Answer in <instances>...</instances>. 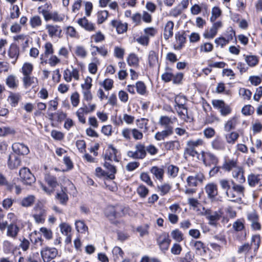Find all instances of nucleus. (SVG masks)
Wrapping results in <instances>:
<instances>
[{
	"label": "nucleus",
	"instance_id": "f257e3e1",
	"mask_svg": "<svg viewBox=\"0 0 262 262\" xmlns=\"http://www.w3.org/2000/svg\"><path fill=\"white\" fill-rule=\"evenodd\" d=\"M124 214V209L122 206H108L105 211V216L108 219L111 223L115 225H117L119 222L115 221V219L120 217Z\"/></svg>",
	"mask_w": 262,
	"mask_h": 262
},
{
	"label": "nucleus",
	"instance_id": "f03ea898",
	"mask_svg": "<svg viewBox=\"0 0 262 262\" xmlns=\"http://www.w3.org/2000/svg\"><path fill=\"white\" fill-rule=\"evenodd\" d=\"M135 150H129L127 155L134 159H143L146 156L145 146L141 143H138L135 146Z\"/></svg>",
	"mask_w": 262,
	"mask_h": 262
},
{
	"label": "nucleus",
	"instance_id": "7ed1b4c3",
	"mask_svg": "<svg viewBox=\"0 0 262 262\" xmlns=\"http://www.w3.org/2000/svg\"><path fill=\"white\" fill-rule=\"evenodd\" d=\"M58 250L54 247L46 246L40 251V254L43 262H50L58 255Z\"/></svg>",
	"mask_w": 262,
	"mask_h": 262
},
{
	"label": "nucleus",
	"instance_id": "20e7f679",
	"mask_svg": "<svg viewBox=\"0 0 262 262\" xmlns=\"http://www.w3.org/2000/svg\"><path fill=\"white\" fill-rule=\"evenodd\" d=\"M201 159L205 166L210 167L212 165H217L219 162L218 158L214 154L209 151H202Z\"/></svg>",
	"mask_w": 262,
	"mask_h": 262
},
{
	"label": "nucleus",
	"instance_id": "39448f33",
	"mask_svg": "<svg viewBox=\"0 0 262 262\" xmlns=\"http://www.w3.org/2000/svg\"><path fill=\"white\" fill-rule=\"evenodd\" d=\"M21 181L25 185H31L35 182V178L27 167L20 169L19 172Z\"/></svg>",
	"mask_w": 262,
	"mask_h": 262
},
{
	"label": "nucleus",
	"instance_id": "423d86ee",
	"mask_svg": "<svg viewBox=\"0 0 262 262\" xmlns=\"http://www.w3.org/2000/svg\"><path fill=\"white\" fill-rule=\"evenodd\" d=\"M213 107L220 110L221 115L222 116H226L229 115L232 112L230 106L225 103L222 100H214L212 101Z\"/></svg>",
	"mask_w": 262,
	"mask_h": 262
},
{
	"label": "nucleus",
	"instance_id": "0eeeda50",
	"mask_svg": "<svg viewBox=\"0 0 262 262\" xmlns=\"http://www.w3.org/2000/svg\"><path fill=\"white\" fill-rule=\"evenodd\" d=\"M33 211L32 216L37 223H42L45 222L46 211L40 205H36Z\"/></svg>",
	"mask_w": 262,
	"mask_h": 262
},
{
	"label": "nucleus",
	"instance_id": "6e6552de",
	"mask_svg": "<svg viewBox=\"0 0 262 262\" xmlns=\"http://www.w3.org/2000/svg\"><path fill=\"white\" fill-rule=\"evenodd\" d=\"M177 121V118L176 117H169L167 116H161L159 120V124L165 129L170 128L173 131L172 124Z\"/></svg>",
	"mask_w": 262,
	"mask_h": 262
},
{
	"label": "nucleus",
	"instance_id": "1a4fd4ad",
	"mask_svg": "<svg viewBox=\"0 0 262 262\" xmlns=\"http://www.w3.org/2000/svg\"><path fill=\"white\" fill-rule=\"evenodd\" d=\"M205 215L209 221V224L213 226H216L217 222L222 217L221 211H211L208 210L206 211Z\"/></svg>",
	"mask_w": 262,
	"mask_h": 262
},
{
	"label": "nucleus",
	"instance_id": "9d476101",
	"mask_svg": "<svg viewBox=\"0 0 262 262\" xmlns=\"http://www.w3.org/2000/svg\"><path fill=\"white\" fill-rule=\"evenodd\" d=\"M204 179V176L201 172L196 173L193 176H188L186 181L189 187H195L198 185V182L202 183Z\"/></svg>",
	"mask_w": 262,
	"mask_h": 262
},
{
	"label": "nucleus",
	"instance_id": "9b49d317",
	"mask_svg": "<svg viewBox=\"0 0 262 262\" xmlns=\"http://www.w3.org/2000/svg\"><path fill=\"white\" fill-rule=\"evenodd\" d=\"M117 150L112 145H110L105 151L104 160V161H111L118 162L119 160L117 158Z\"/></svg>",
	"mask_w": 262,
	"mask_h": 262
},
{
	"label": "nucleus",
	"instance_id": "f8f14e48",
	"mask_svg": "<svg viewBox=\"0 0 262 262\" xmlns=\"http://www.w3.org/2000/svg\"><path fill=\"white\" fill-rule=\"evenodd\" d=\"M205 190L208 198L212 201L214 200L218 194L217 185L213 183H208L206 185Z\"/></svg>",
	"mask_w": 262,
	"mask_h": 262
},
{
	"label": "nucleus",
	"instance_id": "ddd939ff",
	"mask_svg": "<svg viewBox=\"0 0 262 262\" xmlns=\"http://www.w3.org/2000/svg\"><path fill=\"white\" fill-rule=\"evenodd\" d=\"M12 148L13 152L17 155H27L30 152L27 145L18 142L13 143L12 145Z\"/></svg>",
	"mask_w": 262,
	"mask_h": 262
},
{
	"label": "nucleus",
	"instance_id": "4468645a",
	"mask_svg": "<svg viewBox=\"0 0 262 262\" xmlns=\"http://www.w3.org/2000/svg\"><path fill=\"white\" fill-rule=\"evenodd\" d=\"M186 103H180L175 104L174 107L177 112L179 116L184 121H187L189 119L188 115L187 107L186 106Z\"/></svg>",
	"mask_w": 262,
	"mask_h": 262
},
{
	"label": "nucleus",
	"instance_id": "2eb2a0df",
	"mask_svg": "<svg viewBox=\"0 0 262 262\" xmlns=\"http://www.w3.org/2000/svg\"><path fill=\"white\" fill-rule=\"evenodd\" d=\"M247 181L251 187L262 186V174H255L251 173L248 176Z\"/></svg>",
	"mask_w": 262,
	"mask_h": 262
},
{
	"label": "nucleus",
	"instance_id": "dca6fc26",
	"mask_svg": "<svg viewBox=\"0 0 262 262\" xmlns=\"http://www.w3.org/2000/svg\"><path fill=\"white\" fill-rule=\"evenodd\" d=\"M21 160L14 153H11L8 159V167L10 169H14L20 165Z\"/></svg>",
	"mask_w": 262,
	"mask_h": 262
},
{
	"label": "nucleus",
	"instance_id": "f3484780",
	"mask_svg": "<svg viewBox=\"0 0 262 262\" xmlns=\"http://www.w3.org/2000/svg\"><path fill=\"white\" fill-rule=\"evenodd\" d=\"M20 231V228L15 223H11L7 227L6 235L13 239H15Z\"/></svg>",
	"mask_w": 262,
	"mask_h": 262
},
{
	"label": "nucleus",
	"instance_id": "a211bd4d",
	"mask_svg": "<svg viewBox=\"0 0 262 262\" xmlns=\"http://www.w3.org/2000/svg\"><path fill=\"white\" fill-rule=\"evenodd\" d=\"M222 24L221 21L214 23L210 28V30L204 33V37L208 39L213 38L216 35L219 29L222 27Z\"/></svg>",
	"mask_w": 262,
	"mask_h": 262
},
{
	"label": "nucleus",
	"instance_id": "6ab92c4d",
	"mask_svg": "<svg viewBox=\"0 0 262 262\" xmlns=\"http://www.w3.org/2000/svg\"><path fill=\"white\" fill-rule=\"evenodd\" d=\"M77 23L79 26L88 31H94L96 29L95 24L89 21L85 17L79 19Z\"/></svg>",
	"mask_w": 262,
	"mask_h": 262
},
{
	"label": "nucleus",
	"instance_id": "aec40b11",
	"mask_svg": "<svg viewBox=\"0 0 262 262\" xmlns=\"http://www.w3.org/2000/svg\"><path fill=\"white\" fill-rule=\"evenodd\" d=\"M176 41L178 45L175 47L177 50H180L184 46L186 41V34L185 31L178 32L175 34Z\"/></svg>",
	"mask_w": 262,
	"mask_h": 262
},
{
	"label": "nucleus",
	"instance_id": "412c9836",
	"mask_svg": "<svg viewBox=\"0 0 262 262\" xmlns=\"http://www.w3.org/2000/svg\"><path fill=\"white\" fill-rule=\"evenodd\" d=\"M244 173V169L241 166H238L236 169H234L232 173L233 178L239 183H243L246 181Z\"/></svg>",
	"mask_w": 262,
	"mask_h": 262
},
{
	"label": "nucleus",
	"instance_id": "4be33fe9",
	"mask_svg": "<svg viewBox=\"0 0 262 262\" xmlns=\"http://www.w3.org/2000/svg\"><path fill=\"white\" fill-rule=\"evenodd\" d=\"M238 166L237 165V160L235 159H228L224 161L223 165L221 167L225 171L229 172L231 170H234Z\"/></svg>",
	"mask_w": 262,
	"mask_h": 262
},
{
	"label": "nucleus",
	"instance_id": "5701e85b",
	"mask_svg": "<svg viewBox=\"0 0 262 262\" xmlns=\"http://www.w3.org/2000/svg\"><path fill=\"white\" fill-rule=\"evenodd\" d=\"M113 162L104 161L103 166L108 170V179L114 180L115 178V174L117 172L116 166L113 164Z\"/></svg>",
	"mask_w": 262,
	"mask_h": 262
},
{
	"label": "nucleus",
	"instance_id": "b1692460",
	"mask_svg": "<svg viewBox=\"0 0 262 262\" xmlns=\"http://www.w3.org/2000/svg\"><path fill=\"white\" fill-rule=\"evenodd\" d=\"M163 145L166 150L178 151L181 148L180 143L178 140L167 141L164 142Z\"/></svg>",
	"mask_w": 262,
	"mask_h": 262
},
{
	"label": "nucleus",
	"instance_id": "393cba45",
	"mask_svg": "<svg viewBox=\"0 0 262 262\" xmlns=\"http://www.w3.org/2000/svg\"><path fill=\"white\" fill-rule=\"evenodd\" d=\"M46 29L48 31L49 35L51 37L59 36L62 32L60 27L57 25H47Z\"/></svg>",
	"mask_w": 262,
	"mask_h": 262
},
{
	"label": "nucleus",
	"instance_id": "a878e982",
	"mask_svg": "<svg viewBox=\"0 0 262 262\" xmlns=\"http://www.w3.org/2000/svg\"><path fill=\"white\" fill-rule=\"evenodd\" d=\"M212 147L216 150H224L226 144L224 141L220 137H216L211 142Z\"/></svg>",
	"mask_w": 262,
	"mask_h": 262
},
{
	"label": "nucleus",
	"instance_id": "bb28decb",
	"mask_svg": "<svg viewBox=\"0 0 262 262\" xmlns=\"http://www.w3.org/2000/svg\"><path fill=\"white\" fill-rule=\"evenodd\" d=\"M174 23L172 21H168L166 24L163 33V36L165 40H168L173 36V29Z\"/></svg>",
	"mask_w": 262,
	"mask_h": 262
},
{
	"label": "nucleus",
	"instance_id": "cd10ccee",
	"mask_svg": "<svg viewBox=\"0 0 262 262\" xmlns=\"http://www.w3.org/2000/svg\"><path fill=\"white\" fill-rule=\"evenodd\" d=\"M159 247L162 251L165 252L168 249L171 240L168 235L161 236L158 239Z\"/></svg>",
	"mask_w": 262,
	"mask_h": 262
},
{
	"label": "nucleus",
	"instance_id": "c85d7f7f",
	"mask_svg": "<svg viewBox=\"0 0 262 262\" xmlns=\"http://www.w3.org/2000/svg\"><path fill=\"white\" fill-rule=\"evenodd\" d=\"M238 123V118L237 116H234L229 119L224 125V130L226 132H230L234 129Z\"/></svg>",
	"mask_w": 262,
	"mask_h": 262
},
{
	"label": "nucleus",
	"instance_id": "c756f323",
	"mask_svg": "<svg viewBox=\"0 0 262 262\" xmlns=\"http://www.w3.org/2000/svg\"><path fill=\"white\" fill-rule=\"evenodd\" d=\"M52 9V6L51 4L46 3L44 5L39 6L37 10L39 14H41L46 21H47L51 12Z\"/></svg>",
	"mask_w": 262,
	"mask_h": 262
},
{
	"label": "nucleus",
	"instance_id": "7c9ffc66",
	"mask_svg": "<svg viewBox=\"0 0 262 262\" xmlns=\"http://www.w3.org/2000/svg\"><path fill=\"white\" fill-rule=\"evenodd\" d=\"M173 134L171 128H164L161 132H158L155 135V138L157 141H161L164 140L166 138L172 135Z\"/></svg>",
	"mask_w": 262,
	"mask_h": 262
},
{
	"label": "nucleus",
	"instance_id": "2f4dec72",
	"mask_svg": "<svg viewBox=\"0 0 262 262\" xmlns=\"http://www.w3.org/2000/svg\"><path fill=\"white\" fill-rule=\"evenodd\" d=\"M173 70L171 68L166 66L164 72L161 75V79L164 82H169L172 81L173 77Z\"/></svg>",
	"mask_w": 262,
	"mask_h": 262
},
{
	"label": "nucleus",
	"instance_id": "473e14b6",
	"mask_svg": "<svg viewBox=\"0 0 262 262\" xmlns=\"http://www.w3.org/2000/svg\"><path fill=\"white\" fill-rule=\"evenodd\" d=\"M150 171L158 180L162 181L163 180L164 170L163 167L154 166L150 168Z\"/></svg>",
	"mask_w": 262,
	"mask_h": 262
},
{
	"label": "nucleus",
	"instance_id": "72a5a7b5",
	"mask_svg": "<svg viewBox=\"0 0 262 262\" xmlns=\"http://www.w3.org/2000/svg\"><path fill=\"white\" fill-rule=\"evenodd\" d=\"M112 26L116 28L117 32L118 34H122L126 32L127 29V25L126 24H122L120 21L116 20H113L111 21Z\"/></svg>",
	"mask_w": 262,
	"mask_h": 262
},
{
	"label": "nucleus",
	"instance_id": "f704fd0d",
	"mask_svg": "<svg viewBox=\"0 0 262 262\" xmlns=\"http://www.w3.org/2000/svg\"><path fill=\"white\" fill-rule=\"evenodd\" d=\"M65 190H66V188H61V190L59 192H57L55 195L56 199L58 200L60 203L63 205L66 204L68 200V196Z\"/></svg>",
	"mask_w": 262,
	"mask_h": 262
},
{
	"label": "nucleus",
	"instance_id": "c9c22d12",
	"mask_svg": "<svg viewBox=\"0 0 262 262\" xmlns=\"http://www.w3.org/2000/svg\"><path fill=\"white\" fill-rule=\"evenodd\" d=\"M45 180L48 185L53 189L58 185L57 178L54 176L47 174L45 175Z\"/></svg>",
	"mask_w": 262,
	"mask_h": 262
},
{
	"label": "nucleus",
	"instance_id": "e433bc0d",
	"mask_svg": "<svg viewBox=\"0 0 262 262\" xmlns=\"http://www.w3.org/2000/svg\"><path fill=\"white\" fill-rule=\"evenodd\" d=\"M8 54L11 58L14 59V61L12 62L14 63L19 56L18 47L16 45H11L9 50Z\"/></svg>",
	"mask_w": 262,
	"mask_h": 262
},
{
	"label": "nucleus",
	"instance_id": "4c0bfd02",
	"mask_svg": "<svg viewBox=\"0 0 262 262\" xmlns=\"http://www.w3.org/2000/svg\"><path fill=\"white\" fill-rule=\"evenodd\" d=\"M35 197L33 195H29L24 198L20 202V205L24 207H29L31 206L34 203Z\"/></svg>",
	"mask_w": 262,
	"mask_h": 262
},
{
	"label": "nucleus",
	"instance_id": "58836bf2",
	"mask_svg": "<svg viewBox=\"0 0 262 262\" xmlns=\"http://www.w3.org/2000/svg\"><path fill=\"white\" fill-rule=\"evenodd\" d=\"M226 195L230 201L235 202L241 201L243 198L241 194L236 193L235 191H232L231 188L226 192Z\"/></svg>",
	"mask_w": 262,
	"mask_h": 262
},
{
	"label": "nucleus",
	"instance_id": "ea45409f",
	"mask_svg": "<svg viewBox=\"0 0 262 262\" xmlns=\"http://www.w3.org/2000/svg\"><path fill=\"white\" fill-rule=\"evenodd\" d=\"M21 99L19 94L11 93L8 97V101L12 107H15Z\"/></svg>",
	"mask_w": 262,
	"mask_h": 262
},
{
	"label": "nucleus",
	"instance_id": "a19ab883",
	"mask_svg": "<svg viewBox=\"0 0 262 262\" xmlns=\"http://www.w3.org/2000/svg\"><path fill=\"white\" fill-rule=\"evenodd\" d=\"M127 62L129 66L137 67L139 66V58L135 53H130L127 58Z\"/></svg>",
	"mask_w": 262,
	"mask_h": 262
},
{
	"label": "nucleus",
	"instance_id": "79ce46f5",
	"mask_svg": "<svg viewBox=\"0 0 262 262\" xmlns=\"http://www.w3.org/2000/svg\"><path fill=\"white\" fill-rule=\"evenodd\" d=\"M23 81L24 86L27 88L30 86L32 84L37 83V79L33 76H30V75H29L24 76Z\"/></svg>",
	"mask_w": 262,
	"mask_h": 262
},
{
	"label": "nucleus",
	"instance_id": "37998d69",
	"mask_svg": "<svg viewBox=\"0 0 262 262\" xmlns=\"http://www.w3.org/2000/svg\"><path fill=\"white\" fill-rule=\"evenodd\" d=\"M244 56L246 62L250 67H255L258 63V58L256 56L244 55Z\"/></svg>",
	"mask_w": 262,
	"mask_h": 262
},
{
	"label": "nucleus",
	"instance_id": "c03bdc74",
	"mask_svg": "<svg viewBox=\"0 0 262 262\" xmlns=\"http://www.w3.org/2000/svg\"><path fill=\"white\" fill-rule=\"evenodd\" d=\"M7 85L11 89H15L18 85V80L14 75H9L6 79Z\"/></svg>",
	"mask_w": 262,
	"mask_h": 262
},
{
	"label": "nucleus",
	"instance_id": "a18cd8bd",
	"mask_svg": "<svg viewBox=\"0 0 262 262\" xmlns=\"http://www.w3.org/2000/svg\"><path fill=\"white\" fill-rule=\"evenodd\" d=\"M231 189L232 191H235L236 193L241 194L244 197L245 192V187L241 185L235 183L233 180H231Z\"/></svg>",
	"mask_w": 262,
	"mask_h": 262
},
{
	"label": "nucleus",
	"instance_id": "49530a36",
	"mask_svg": "<svg viewBox=\"0 0 262 262\" xmlns=\"http://www.w3.org/2000/svg\"><path fill=\"white\" fill-rule=\"evenodd\" d=\"M148 63L150 67L155 66L158 61V56L154 51H150L148 54Z\"/></svg>",
	"mask_w": 262,
	"mask_h": 262
},
{
	"label": "nucleus",
	"instance_id": "de8ad7c7",
	"mask_svg": "<svg viewBox=\"0 0 262 262\" xmlns=\"http://www.w3.org/2000/svg\"><path fill=\"white\" fill-rule=\"evenodd\" d=\"M239 137V134L235 132H232L229 134L226 135L225 138L226 141L229 144H234L235 141Z\"/></svg>",
	"mask_w": 262,
	"mask_h": 262
},
{
	"label": "nucleus",
	"instance_id": "09e8293b",
	"mask_svg": "<svg viewBox=\"0 0 262 262\" xmlns=\"http://www.w3.org/2000/svg\"><path fill=\"white\" fill-rule=\"evenodd\" d=\"M29 23L32 28H35L41 25L42 20L40 16L35 15L30 18Z\"/></svg>",
	"mask_w": 262,
	"mask_h": 262
},
{
	"label": "nucleus",
	"instance_id": "8fccbe9b",
	"mask_svg": "<svg viewBox=\"0 0 262 262\" xmlns=\"http://www.w3.org/2000/svg\"><path fill=\"white\" fill-rule=\"evenodd\" d=\"M75 53L76 55L81 57V58H85L88 55V52L85 48L82 46H77L76 47Z\"/></svg>",
	"mask_w": 262,
	"mask_h": 262
},
{
	"label": "nucleus",
	"instance_id": "3c124183",
	"mask_svg": "<svg viewBox=\"0 0 262 262\" xmlns=\"http://www.w3.org/2000/svg\"><path fill=\"white\" fill-rule=\"evenodd\" d=\"M108 12L106 10L100 11L97 14V23L101 24L107 18Z\"/></svg>",
	"mask_w": 262,
	"mask_h": 262
},
{
	"label": "nucleus",
	"instance_id": "603ef678",
	"mask_svg": "<svg viewBox=\"0 0 262 262\" xmlns=\"http://www.w3.org/2000/svg\"><path fill=\"white\" fill-rule=\"evenodd\" d=\"M75 224L76 229L78 232L84 233L88 230V227L82 221H77L75 222Z\"/></svg>",
	"mask_w": 262,
	"mask_h": 262
},
{
	"label": "nucleus",
	"instance_id": "864d4df0",
	"mask_svg": "<svg viewBox=\"0 0 262 262\" xmlns=\"http://www.w3.org/2000/svg\"><path fill=\"white\" fill-rule=\"evenodd\" d=\"M33 69V66L31 63L25 62L21 68L24 76L31 75Z\"/></svg>",
	"mask_w": 262,
	"mask_h": 262
},
{
	"label": "nucleus",
	"instance_id": "5fc2aeb1",
	"mask_svg": "<svg viewBox=\"0 0 262 262\" xmlns=\"http://www.w3.org/2000/svg\"><path fill=\"white\" fill-rule=\"evenodd\" d=\"M14 245L9 241H5L3 242V251L6 254H9L13 251Z\"/></svg>",
	"mask_w": 262,
	"mask_h": 262
},
{
	"label": "nucleus",
	"instance_id": "6e6d98bb",
	"mask_svg": "<svg viewBox=\"0 0 262 262\" xmlns=\"http://www.w3.org/2000/svg\"><path fill=\"white\" fill-rule=\"evenodd\" d=\"M182 12L183 9H182L180 5H178L169 11V15L173 17H177L178 16L180 15Z\"/></svg>",
	"mask_w": 262,
	"mask_h": 262
},
{
	"label": "nucleus",
	"instance_id": "4d7b16f0",
	"mask_svg": "<svg viewBox=\"0 0 262 262\" xmlns=\"http://www.w3.org/2000/svg\"><path fill=\"white\" fill-rule=\"evenodd\" d=\"M231 180H228L227 179H221L219 181V184L220 185L221 187L224 190L226 191V192H227L231 188Z\"/></svg>",
	"mask_w": 262,
	"mask_h": 262
},
{
	"label": "nucleus",
	"instance_id": "13d9d810",
	"mask_svg": "<svg viewBox=\"0 0 262 262\" xmlns=\"http://www.w3.org/2000/svg\"><path fill=\"white\" fill-rule=\"evenodd\" d=\"M137 192L139 195L142 198H145L149 192L148 189L143 185H140L137 189Z\"/></svg>",
	"mask_w": 262,
	"mask_h": 262
},
{
	"label": "nucleus",
	"instance_id": "bf43d9fd",
	"mask_svg": "<svg viewBox=\"0 0 262 262\" xmlns=\"http://www.w3.org/2000/svg\"><path fill=\"white\" fill-rule=\"evenodd\" d=\"M239 94L245 100H250L251 97L252 92L248 89L242 88L239 90Z\"/></svg>",
	"mask_w": 262,
	"mask_h": 262
},
{
	"label": "nucleus",
	"instance_id": "052dcab7",
	"mask_svg": "<svg viewBox=\"0 0 262 262\" xmlns=\"http://www.w3.org/2000/svg\"><path fill=\"white\" fill-rule=\"evenodd\" d=\"M179 168L178 167L173 165H170L167 167L168 175L172 178H175L178 173Z\"/></svg>",
	"mask_w": 262,
	"mask_h": 262
},
{
	"label": "nucleus",
	"instance_id": "680f3d73",
	"mask_svg": "<svg viewBox=\"0 0 262 262\" xmlns=\"http://www.w3.org/2000/svg\"><path fill=\"white\" fill-rule=\"evenodd\" d=\"M148 120L145 118H141L137 120V126L139 128L142 129L144 132H146L148 130L147 126Z\"/></svg>",
	"mask_w": 262,
	"mask_h": 262
},
{
	"label": "nucleus",
	"instance_id": "e2e57ef3",
	"mask_svg": "<svg viewBox=\"0 0 262 262\" xmlns=\"http://www.w3.org/2000/svg\"><path fill=\"white\" fill-rule=\"evenodd\" d=\"M171 188V186L168 184H164L161 186H158V189L161 195H164L168 193Z\"/></svg>",
	"mask_w": 262,
	"mask_h": 262
},
{
	"label": "nucleus",
	"instance_id": "0e129e2a",
	"mask_svg": "<svg viewBox=\"0 0 262 262\" xmlns=\"http://www.w3.org/2000/svg\"><path fill=\"white\" fill-rule=\"evenodd\" d=\"M145 36L149 37H152L157 33V30L154 27H147L143 30Z\"/></svg>",
	"mask_w": 262,
	"mask_h": 262
},
{
	"label": "nucleus",
	"instance_id": "69168bd1",
	"mask_svg": "<svg viewBox=\"0 0 262 262\" xmlns=\"http://www.w3.org/2000/svg\"><path fill=\"white\" fill-rule=\"evenodd\" d=\"M171 235L172 237L175 239L177 242H180L183 239V235L181 231L179 229H175L171 231Z\"/></svg>",
	"mask_w": 262,
	"mask_h": 262
},
{
	"label": "nucleus",
	"instance_id": "338daca9",
	"mask_svg": "<svg viewBox=\"0 0 262 262\" xmlns=\"http://www.w3.org/2000/svg\"><path fill=\"white\" fill-rule=\"evenodd\" d=\"M106 91L111 90L113 87L114 81L111 79H105L103 82L100 83Z\"/></svg>",
	"mask_w": 262,
	"mask_h": 262
},
{
	"label": "nucleus",
	"instance_id": "774afa93",
	"mask_svg": "<svg viewBox=\"0 0 262 262\" xmlns=\"http://www.w3.org/2000/svg\"><path fill=\"white\" fill-rule=\"evenodd\" d=\"M59 227L61 233L66 236H68V234L71 232V227L67 223H62L60 224Z\"/></svg>",
	"mask_w": 262,
	"mask_h": 262
}]
</instances>
